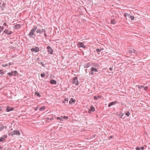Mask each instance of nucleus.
Instances as JSON below:
<instances>
[{"label":"nucleus","mask_w":150,"mask_h":150,"mask_svg":"<svg viewBox=\"0 0 150 150\" xmlns=\"http://www.w3.org/2000/svg\"><path fill=\"white\" fill-rule=\"evenodd\" d=\"M109 70H110V71H112V68L110 67V68H109Z\"/></svg>","instance_id":"obj_42"},{"label":"nucleus","mask_w":150,"mask_h":150,"mask_svg":"<svg viewBox=\"0 0 150 150\" xmlns=\"http://www.w3.org/2000/svg\"><path fill=\"white\" fill-rule=\"evenodd\" d=\"M3 25L4 26H6L7 25V24L6 23H4Z\"/></svg>","instance_id":"obj_41"},{"label":"nucleus","mask_w":150,"mask_h":150,"mask_svg":"<svg viewBox=\"0 0 150 150\" xmlns=\"http://www.w3.org/2000/svg\"><path fill=\"white\" fill-rule=\"evenodd\" d=\"M98 71V69L95 68L94 67H92L91 69L90 73L91 75H93L94 72H97Z\"/></svg>","instance_id":"obj_4"},{"label":"nucleus","mask_w":150,"mask_h":150,"mask_svg":"<svg viewBox=\"0 0 150 150\" xmlns=\"http://www.w3.org/2000/svg\"><path fill=\"white\" fill-rule=\"evenodd\" d=\"M117 103V102L116 101H114V102H112L110 103L108 105V106L109 107H110L112 105H115L116 103Z\"/></svg>","instance_id":"obj_14"},{"label":"nucleus","mask_w":150,"mask_h":150,"mask_svg":"<svg viewBox=\"0 0 150 150\" xmlns=\"http://www.w3.org/2000/svg\"><path fill=\"white\" fill-rule=\"evenodd\" d=\"M4 33H6L7 35H10L11 33V31H9L8 30L6 29L4 31Z\"/></svg>","instance_id":"obj_11"},{"label":"nucleus","mask_w":150,"mask_h":150,"mask_svg":"<svg viewBox=\"0 0 150 150\" xmlns=\"http://www.w3.org/2000/svg\"><path fill=\"white\" fill-rule=\"evenodd\" d=\"M68 98H66L64 100L63 103H68Z\"/></svg>","instance_id":"obj_19"},{"label":"nucleus","mask_w":150,"mask_h":150,"mask_svg":"<svg viewBox=\"0 0 150 150\" xmlns=\"http://www.w3.org/2000/svg\"><path fill=\"white\" fill-rule=\"evenodd\" d=\"M97 97H98V98H101V96H98Z\"/></svg>","instance_id":"obj_46"},{"label":"nucleus","mask_w":150,"mask_h":150,"mask_svg":"<svg viewBox=\"0 0 150 150\" xmlns=\"http://www.w3.org/2000/svg\"><path fill=\"white\" fill-rule=\"evenodd\" d=\"M43 33L45 37L47 36V35L45 33V31L44 29H42L41 30H39V31L38 30V33Z\"/></svg>","instance_id":"obj_9"},{"label":"nucleus","mask_w":150,"mask_h":150,"mask_svg":"<svg viewBox=\"0 0 150 150\" xmlns=\"http://www.w3.org/2000/svg\"><path fill=\"white\" fill-rule=\"evenodd\" d=\"M4 29V27L3 26H0V33H1L2 31Z\"/></svg>","instance_id":"obj_26"},{"label":"nucleus","mask_w":150,"mask_h":150,"mask_svg":"<svg viewBox=\"0 0 150 150\" xmlns=\"http://www.w3.org/2000/svg\"><path fill=\"white\" fill-rule=\"evenodd\" d=\"M31 51L33 52H38V49L37 47H35L34 48H32L31 49Z\"/></svg>","instance_id":"obj_12"},{"label":"nucleus","mask_w":150,"mask_h":150,"mask_svg":"<svg viewBox=\"0 0 150 150\" xmlns=\"http://www.w3.org/2000/svg\"><path fill=\"white\" fill-rule=\"evenodd\" d=\"M14 108L12 107H10L9 106H7L6 109L7 112H9L11 111H12L13 110Z\"/></svg>","instance_id":"obj_10"},{"label":"nucleus","mask_w":150,"mask_h":150,"mask_svg":"<svg viewBox=\"0 0 150 150\" xmlns=\"http://www.w3.org/2000/svg\"><path fill=\"white\" fill-rule=\"evenodd\" d=\"M36 29V28H33V29H32L31 30L30 32V33H29V35L30 36H32V35H33L34 34V32L35 31V30Z\"/></svg>","instance_id":"obj_7"},{"label":"nucleus","mask_w":150,"mask_h":150,"mask_svg":"<svg viewBox=\"0 0 150 150\" xmlns=\"http://www.w3.org/2000/svg\"><path fill=\"white\" fill-rule=\"evenodd\" d=\"M2 147L1 146H0V150H2Z\"/></svg>","instance_id":"obj_45"},{"label":"nucleus","mask_w":150,"mask_h":150,"mask_svg":"<svg viewBox=\"0 0 150 150\" xmlns=\"http://www.w3.org/2000/svg\"><path fill=\"white\" fill-rule=\"evenodd\" d=\"M1 4V2L0 1V5Z\"/></svg>","instance_id":"obj_51"},{"label":"nucleus","mask_w":150,"mask_h":150,"mask_svg":"<svg viewBox=\"0 0 150 150\" xmlns=\"http://www.w3.org/2000/svg\"><path fill=\"white\" fill-rule=\"evenodd\" d=\"M38 97H40V94L39 93H38Z\"/></svg>","instance_id":"obj_48"},{"label":"nucleus","mask_w":150,"mask_h":150,"mask_svg":"<svg viewBox=\"0 0 150 150\" xmlns=\"http://www.w3.org/2000/svg\"><path fill=\"white\" fill-rule=\"evenodd\" d=\"M111 23L113 24H114L116 22L115 19L112 20L111 21Z\"/></svg>","instance_id":"obj_23"},{"label":"nucleus","mask_w":150,"mask_h":150,"mask_svg":"<svg viewBox=\"0 0 150 150\" xmlns=\"http://www.w3.org/2000/svg\"><path fill=\"white\" fill-rule=\"evenodd\" d=\"M7 74L9 75V76H12L13 75V71H11L10 73H8Z\"/></svg>","instance_id":"obj_22"},{"label":"nucleus","mask_w":150,"mask_h":150,"mask_svg":"<svg viewBox=\"0 0 150 150\" xmlns=\"http://www.w3.org/2000/svg\"><path fill=\"white\" fill-rule=\"evenodd\" d=\"M20 27V25L18 24H17L14 26V27L16 29Z\"/></svg>","instance_id":"obj_18"},{"label":"nucleus","mask_w":150,"mask_h":150,"mask_svg":"<svg viewBox=\"0 0 150 150\" xmlns=\"http://www.w3.org/2000/svg\"><path fill=\"white\" fill-rule=\"evenodd\" d=\"M137 86V87L139 89H141L143 87L142 86Z\"/></svg>","instance_id":"obj_30"},{"label":"nucleus","mask_w":150,"mask_h":150,"mask_svg":"<svg viewBox=\"0 0 150 150\" xmlns=\"http://www.w3.org/2000/svg\"><path fill=\"white\" fill-rule=\"evenodd\" d=\"M103 49H102L103 50ZM102 50L101 49H97L96 51L97 52H100Z\"/></svg>","instance_id":"obj_33"},{"label":"nucleus","mask_w":150,"mask_h":150,"mask_svg":"<svg viewBox=\"0 0 150 150\" xmlns=\"http://www.w3.org/2000/svg\"><path fill=\"white\" fill-rule=\"evenodd\" d=\"M49 120H50V119L48 117H47V118H46V121H47Z\"/></svg>","instance_id":"obj_39"},{"label":"nucleus","mask_w":150,"mask_h":150,"mask_svg":"<svg viewBox=\"0 0 150 150\" xmlns=\"http://www.w3.org/2000/svg\"><path fill=\"white\" fill-rule=\"evenodd\" d=\"M140 149H141L142 150H144V148L143 147H142Z\"/></svg>","instance_id":"obj_38"},{"label":"nucleus","mask_w":150,"mask_h":150,"mask_svg":"<svg viewBox=\"0 0 150 150\" xmlns=\"http://www.w3.org/2000/svg\"><path fill=\"white\" fill-rule=\"evenodd\" d=\"M9 65H11V63H9Z\"/></svg>","instance_id":"obj_50"},{"label":"nucleus","mask_w":150,"mask_h":150,"mask_svg":"<svg viewBox=\"0 0 150 150\" xmlns=\"http://www.w3.org/2000/svg\"><path fill=\"white\" fill-rule=\"evenodd\" d=\"M95 111L94 107L92 105L91 106L90 109L88 111V112L89 113H91L92 112H94Z\"/></svg>","instance_id":"obj_5"},{"label":"nucleus","mask_w":150,"mask_h":150,"mask_svg":"<svg viewBox=\"0 0 150 150\" xmlns=\"http://www.w3.org/2000/svg\"><path fill=\"white\" fill-rule=\"evenodd\" d=\"M144 90L145 91H146L148 89V87L147 86H146L144 88Z\"/></svg>","instance_id":"obj_34"},{"label":"nucleus","mask_w":150,"mask_h":150,"mask_svg":"<svg viewBox=\"0 0 150 150\" xmlns=\"http://www.w3.org/2000/svg\"><path fill=\"white\" fill-rule=\"evenodd\" d=\"M54 120V118L53 117L51 118L50 119V120Z\"/></svg>","instance_id":"obj_40"},{"label":"nucleus","mask_w":150,"mask_h":150,"mask_svg":"<svg viewBox=\"0 0 150 150\" xmlns=\"http://www.w3.org/2000/svg\"><path fill=\"white\" fill-rule=\"evenodd\" d=\"M124 16L127 18H129L131 15L129 14H128V13H125Z\"/></svg>","instance_id":"obj_15"},{"label":"nucleus","mask_w":150,"mask_h":150,"mask_svg":"<svg viewBox=\"0 0 150 150\" xmlns=\"http://www.w3.org/2000/svg\"><path fill=\"white\" fill-rule=\"evenodd\" d=\"M47 52L50 54H52L53 53V50L50 47L48 46L47 47Z\"/></svg>","instance_id":"obj_3"},{"label":"nucleus","mask_w":150,"mask_h":150,"mask_svg":"<svg viewBox=\"0 0 150 150\" xmlns=\"http://www.w3.org/2000/svg\"><path fill=\"white\" fill-rule=\"evenodd\" d=\"M4 74V72L3 71V70H0V74L1 75H3Z\"/></svg>","instance_id":"obj_24"},{"label":"nucleus","mask_w":150,"mask_h":150,"mask_svg":"<svg viewBox=\"0 0 150 150\" xmlns=\"http://www.w3.org/2000/svg\"><path fill=\"white\" fill-rule=\"evenodd\" d=\"M38 51H39V48H38Z\"/></svg>","instance_id":"obj_52"},{"label":"nucleus","mask_w":150,"mask_h":150,"mask_svg":"<svg viewBox=\"0 0 150 150\" xmlns=\"http://www.w3.org/2000/svg\"><path fill=\"white\" fill-rule=\"evenodd\" d=\"M7 64H4V65H2V66L3 67H6V66H7Z\"/></svg>","instance_id":"obj_37"},{"label":"nucleus","mask_w":150,"mask_h":150,"mask_svg":"<svg viewBox=\"0 0 150 150\" xmlns=\"http://www.w3.org/2000/svg\"><path fill=\"white\" fill-rule=\"evenodd\" d=\"M2 108L0 107V111H1L2 110Z\"/></svg>","instance_id":"obj_44"},{"label":"nucleus","mask_w":150,"mask_h":150,"mask_svg":"<svg viewBox=\"0 0 150 150\" xmlns=\"http://www.w3.org/2000/svg\"><path fill=\"white\" fill-rule=\"evenodd\" d=\"M78 45L79 47L85 48L86 47L84 45V44L82 42H79Z\"/></svg>","instance_id":"obj_6"},{"label":"nucleus","mask_w":150,"mask_h":150,"mask_svg":"<svg viewBox=\"0 0 150 150\" xmlns=\"http://www.w3.org/2000/svg\"><path fill=\"white\" fill-rule=\"evenodd\" d=\"M4 128V126L0 125V131L2 130Z\"/></svg>","instance_id":"obj_29"},{"label":"nucleus","mask_w":150,"mask_h":150,"mask_svg":"<svg viewBox=\"0 0 150 150\" xmlns=\"http://www.w3.org/2000/svg\"><path fill=\"white\" fill-rule=\"evenodd\" d=\"M93 67H99V66L98 64L96 63L94 65H93Z\"/></svg>","instance_id":"obj_25"},{"label":"nucleus","mask_w":150,"mask_h":150,"mask_svg":"<svg viewBox=\"0 0 150 150\" xmlns=\"http://www.w3.org/2000/svg\"><path fill=\"white\" fill-rule=\"evenodd\" d=\"M76 102V100H74L73 99V98H71V100H70L69 101V103L71 104H72V103H74Z\"/></svg>","instance_id":"obj_16"},{"label":"nucleus","mask_w":150,"mask_h":150,"mask_svg":"<svg viewBox=\"0 0 150 150\" xmlns=\"http://www.w3.org/2000/svg\"><path fill=\"white\" fill-rule=\"evenodd\" d=\"M136 150H140V149L139 147H137L136 148Z\"/></svg>","instance_id":"obj_36"},{"label":"nucleus","mask_w":150,"mask_h":150,"mask_svg":"<svg viewBox=\"0 0 150 150\" xmlns=\"http://www.w3.org/2000/svg\"><path fill=\"white\" fill-rule=\"evenodd\" d=\"M125 114L126 115H127V116H129L130 115V113L129 111H127L125 113Z\"/></svg>","instance_id":"obj_27"},{"label":"nucleus","mask_w":150,"mask_h":150,"mask_svg":"<svg viewBox=\"0 0 150 150\" xmlns=\"http://www.w3.org/2000/svg\"><path fill=\"white\" fill-rule=\"evenodd\" d=\"M41 64L43 67L44 66V64L42 62H41Z\"/></svg>","instance_id":"obj_43"},{"label":"nucleus","mask_w":150,"mask_h":150,"mask_svg":"<svg viewBox=\"0 0 150 150\" xmlns=\"http://www.w3.org/2000/svg\"><path fill=\"white\" fill-rule=\"evenodd\" d=\"M45 73H43L41 74V76L43 78L45 77Z\"/></svg>","instance_id":"obj_32"},{"label":"nucleus","mask_w":150,"mask_h":150,"mask_svg":"<svg viewBox=\"0 0 150 150\" xmlns=\"http://www.w3.org/2000/svg\"><path fill=\"white\" fill-rule=\"evenodd\" d=\"M112 137H113V136H110V137H109V138H110V139H111V138Z\"/></svg>","instance_id":"obj_47"},{"label":"nucleus","mask_w":150,"mask_h":150,"mask_svg":"<svg viewBox=\"0 0 150 150\" xmlns=\"http://www.w3.org/2000/svg\"><path fill=\"white\" fill-rule=\"evenodd\" d=\"M72 82L74 84H75L76 86L78 85L79 82L77 78L76 77H74L72 81Z\"/></svg>","instance_id":"obj_2"},{"label":"nucleus","mask_w":150,"mask_h":150,"mask_svg":"<svg viewBox=\"0 0 150 150\" xmlns=\"http://www.w3.org/2000/svg\"><path fill=\"white\" fill-rule=\"evenodd\" d=\"M45 107L44 106H42L41 107V108H40L39 110L40 111H42L43 110L45 109Z\"/></svg>","instance_id":"obj_21"},{"label":"nucleus","mask_w":150,"mask_h":150,"mask_svg":"<svg viewBox=\"0 0 150 150\" xmlns=\"http://www.w3.org/2000/svg\"><path fill=\"white\" fill-rule=\"evenodd\" d=\"M56 119L57 120H59L60 121H63L62 116H61V117H57Z\"/></svg>","instance_id":"obj_17"},{"label":"nucleus","mask_w":150,"mask_h":150,"mask_svg":"<svg viewBox=\"0 0 150 150\" xmlns=\"http://www.w3.org/2000/svg\"><path fill=\"white\" fill-rule=\"evenodd\" d=\"M50 82L52 84L56 85L57 84V81L53 79L51 80L50 81Z\"/></svg>","instance_id":"obj_13"},{"label":"nucleus","mask_w":150,"mask_h":150,"mask_svg":"<svg viewBox=\"0 0 150 150\" xmlns=\"http://www.w3.org/2000/svg\"><path fill=\"white\" fill-rule=\"evenodd\" d=\"M68 118V117H67V116H64V117H63V118L64 119H67Z\"/></svg>","instance_id":"obj_31"},{"label":"nucleus","mask_w":150,"mask_h":150,"mask_svg":"<svg viewBox=\"0 0 150 150\" xmlns=\"http://www.w3.org/2000/svg\"><path fill=\"white\" fill-rule=\"evenodd\" d=\"M94 98L95 100H97L98 99V97L96 96H94Z\"/></svg>","instance_id":"obj_35"},{"label":"nucleus","mask_w":150,"mask_h":150,"mask_svg":"<svg viewBox=\"0 0 150 150\" xmlns=\"http://www.w3.org/2000/svg\"><path fill=\"white\" fill-rule=\"evenodd\" d=\"M13 72V75L16 76L17 74V71H12Z\"/></svg>","instance_id":"obj_20"},{"label":"nucleus","mask_w":150,"mask_h":150,"mask_svg":"<svg viewBox=\"0 0 150 150\" xmlns=\"http://www.w3.org/2000/svg\"><path fill=\"white\" fill-rule=\"evenodd\" d=\"M35 94H37L38 95V93H37V92H35Z\"/></svg>","instance_id":"obj_49"},{"label":"nucleus","mask_w":150,"mask_h":150,"mask_svg":"<svg viewBox=\"0 0 150 150\" xmlns=\"http://www.w3.org/2000/svg\"><path fill=\"white\" fill-rule=\"evenodd\" d=\"M130 18V19L132 20H133L134 19V17L132 16H131Z\"/></svg>","instance_id":"obj_28"},{"label":"nucleus","mask_w":150,"mask_h":150,"mask_svg":"<svg viewBox=\"0 0 150 150\" xmlns=\"http://www.w3.org/2000/svg\"><path fill=\"white\" fill-rule=\"evenodd\" d=\"M7 135H4L3 137H0V142L4 141Z\"/></svg>","instance_id":"obj_8"},{"label":"nucleus","mask_w":150,"mask_h":150,"mask_svg":"<svg viewBox=\"0 0 150 150\" xmlns=\"http://www.w3.org/2000/svg\"><path fill=\"white\" fill-rule=\"evenodd\" d=\"M20 134L21 133L19 131L16 130L10 132L9 134V135L13 136L15 135H20Z\"/></svg>","instance_id":"obj_1"}]
</instances>
